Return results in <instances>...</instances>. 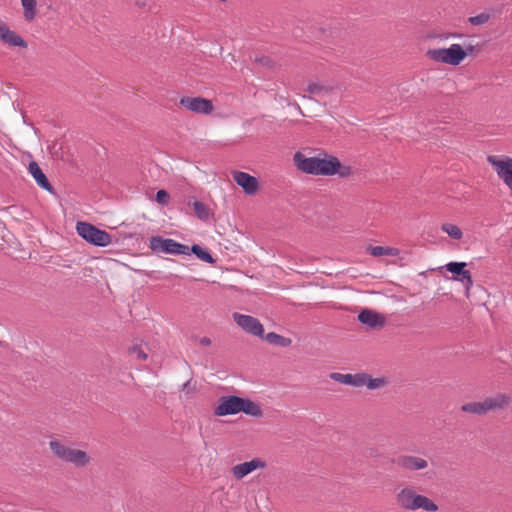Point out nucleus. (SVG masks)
Listing matches in <instances>:
<instances>
[{"instance_id": "nucleus-13", "label": "nucleus", "mask_w": 512, "mask_h": 512, "mask_svg": "<svg viewBox=\"0 0 512 512\" xmlns=\"http://www.w3.org/2000/svg\"><path fill=\"white\" fill-rule=\"evenodd\" d=\"M358 321L371 329L381 328L385 324V318L378 312L365 308L358 314Z\"/></svg>"}, {"instance_id": "nucleus-31", "label": "nucleus", "mask_w": 512, "mask_h": 512, "mask_svg": "<svg viewBox=\"0 0 512 512\" xmlns=\"http://www.w3.org/2000/svg\"><path fill=\"white\" fill-rule=\"evenodd\" d=\"M155 200L159 205L165 206L168 205L170 196L167 191L161 189L157 191Z\"/></svg>"}, {"instance_id": "nucleus-24", "label": "nucleus", "mask_w": 512, "mask_h": 512, "mask_svg": "<svg viewBox=\"0 0 512 512\" xmlns=\"http://www.w3.org/2000/svg\"><path fill=\"white\" fill-rule=\"evenodd\" d=\"M262 338L269 344L279 347H287L291 344V340L289 338L283 337L275 332H269L266 335L263 334Z\"/></svg>"}, {"instance_id": "nucleus-17", "label": "nucleus", "mask_w": 512, "mask_h": 512, "mask_svg": "<svg viewBox=\"0 0 512 512\" xmlns=\"http://www.w3.org/2000/svg\"><path fill=\"white\" fill-rule=\"evenodd\" d=\"M0 40L4 43L14 47H27V43L16 32L9 29V27L0 22Z\"/></svg>"}, {"instance_id": "nucleus-33", "label": "nucleus", "mask_w": 512, "mask_h": 512, "mask_svg": "<svg viewBox=\"0 0 512 512\" xmlns=\"http://www.w3.org/2000/svg\"><path fill=\"white\" fill-rule=\"evenodd\" d=\"M130 353L136 355V357L140 360H146L148 355L138 346H133L130 349Z\"/></svg>"}, {"instance_id": "nucleus-38", "label": "nucleus", "mask_w": 512, "mask_h": 512, "mask_svg": "<svg viewBox=\"0 0 512 512\" xmlns=\"http://www.w3.org/2000/svg\"><path fill=\"white\" fill-rule=\"evenodd\" d=\"M135 4L139 7H145L146 6V0H135Z\"/></svg>"}, {"instance_id": "nucleus-37", "label": "nucleus", "mask_w": 512, "mask_h": 512, "mask_svg": "<svg viewBox=\"0 0 512 512\" xmlns=\"http://www.w3.org/2000/svg\"><path fill=\"white\" fill-rule=\"evenodd\" d=\"M199 343L202 345V346H209L211 344V339L208 338V337H202L200 340H199Z\"/></svg>"}, {"instance_id": "nucleus-29", "label": "nucleus", "mask_w": 512, "mask_h": 512, "mask_svg": "<svg viewBox=\"0 0 512 512\" xmlns=\"http://www.w3.org/2000/svg\"><path fill=\"white\" fill-rule=\"evenodd\" d=\"M386 384L384 378H372L367 373H364V386L370 390L378 389Z\"/></svg>"}, {"instance_id": "nucleus-28", "label": "nucleus", "mask_w": 512, "mask_h": 512, "mask_svg": "<svg viewBox=\"0 0 512 512\" xmlns=\"http://www.w3.org/2000/svg\"><path fill=\"white\" fill-rule=\"evenodd\" d=\"M24 8V18L31 21L35 18L36 0H21Z\"/></svg>"}, {"instance_id": "nucleus-14", "label": "nucleus", "mask_w": 512, "mask_h": 512, "mask_svg": "<svg viewBox=\"0 0 512 512\" xmlns=\"http://www.w3.org/2000/svg\"><path fill=\"white\" fill-rule=\"evenodd\" d=\"M266 466L265 462L260 459H253L244 463L237 464L232 467V474L236 479H242L257 469Z\"/></svg>"}, {"instance_id": "nucleus-5", "label": "nucleus", "mask_w": 512, "mask_h": 512, "mask_svg": "<svg viewBox=\"0 0 512 512\" xmlns=\"http://www.w3.org/2000/svg\"><path fill=\"white\" fill-rule=\"evenodd\" d=\"M150 249L155 253H165L171 255H189V246L179 243L171 238L153 236L150 238Z\"/></svg>"}, {"instance_id": "nucleus-11", "label": "nucleus", "mask_w": 512, "mask_h": 512, "mask_svg": "<svg viewBox=\"0 0 512 512\" xmlns=\"http://www.w3.org/2000/svg\"><path fill=\"white\" fill-rule=\"evenodd\" d=\"M394 462L398 467L408 471H418L428 467L426 459L413 455H400Z\"/></svg>"}, {"instance_id": "nucleus-27", "label": "nucleus", "mask_w": 512, "mask_h": 512, "mask_svg": "<svg viewBox=\"0 0 512 512\" xmlns=\"http://www.w3.org/2000/svg\"><path fill=\"white\" fill-rule=\"evenodd\" d=\"M461 410L466 413H472L477 415L486 414V408L483 402H470L462 405Z\"/></svg>"}, {"instance_id": "nucleus-8", "label": "nucleus", "mask_w": 512, "mask_h": 512, "mask_svg": "<svg viewBox=\"0 0 512 512\" xmlns=\"http://www.w3.org/2000/svg\"><path fill=\"white\" fill-rule=\"evenodd\" d=\"M241 397L235 395L222 396L214 409L216 416L235 415L240 412Z\"/></svg>"}, {"instance_id": "nucleus-3", "label": "nucleus", "mask_w": 512, "mask_h": 512, "mask_svg": "<svg viewBox=\"0 0 512 512\" xmlns=\"http://www.w3.org/2000/svg\"><path fill=\"white\" fill-rule=\"evenodd\" d=\"M427 55L436 62L451 66L459 65L466 58V52L460 44H452L448 48L430 49Z\"/></svg>"}, {"instance_id": "nucleus-25", "label": "nucleus", "mask_w": 512, "mask_h": 512, "mask_svg": "<svg viewBox=\"0 0 512 512\" xmlns=\"http://www.w3.org/2000/svg\"><path fill=\"white\" fill-rule=\"evenodd\" d=\"M370 254L374 257L380 256H397L398 250L392 247H384V246H369L368 248Z\"/></svg>"}, {"instance_id": "nucleus-10", "label": "nucleus", "mask_w": 512, "mask_h": 512, "mask_svg": "<svg viewBox=\"0 0 512 512\" xmlns=\"http://www.w3.org/2000/svg\"><path fill=\"white\" fill-rule=\"evenodd\" d=\"M293 161L300 171L306 174L318 175V157H306L303 153L296 152L293 156Z\"/></svg>"}, {"instance_id": "nucleus-21", "label": "nucleus", "mask_w": 512, "mask_h": 512, "mask_svg": "<svg viewBox=\"0 0 512 512\" xmlns=\"http://www.w3.org/2000/svg\"><path fill=\"white\" fill-rule=\"evenodd\" d=\"M510 403V397L505 394H497L484 400L486 411L503 409Z\"/></svg>"}, {"instance_id": "nucleus-26", "label": "nucleus", "mask_w": 512, "mask_h": 512, "mask_svg": "<svg viewBox=\"0 0 512 512\" xmlns=\"http://www.w3.org/2000/svg\"><path fill=\"white\" fill-rule=\"evenodd\" d=\"M192 207H193L194 213L198 219H200L202 221H207L210 218V216H211L210 210L203 202L194 201L192 203Z\"/></svg>"}, {"instance_id": "nucleus-12", "label": "nucleus", "mask_w": 512, "mask_h": 512, "mask_svg": "<svg viewBox=\"0 0 512 512\" xmlns=\"http://www.w3.org/2000/svg\"><path fill=\"white\" fill-rule=\"evenodd\" d=\"M233 180L247 195H254L258 190L257 179L246 172L234 171Z\"/></svg>"}, {"instance_id": "nucleus-1", "label": "nucleus", "mask_w": 512, "mask_h": 512, "mask_svg": "<svg viewBox=\"0 0 512 512\" xmlns=\"http://www.w3.org/2000/svg\"><path fill=\"white\" fill-rule=\"evenodd\" d=\"M397 503L406 510L416 511L422 509L435 512L438 506L427 496L417 494L412 487H404L396 495Z\"/></svg>"}, {"instance_id": "nucleus-34", "label": "nucleus", "mask_w": 512, "mask_h": 512, "mask_svg": "<svg viewBox=\"0 0 512 512\" xmlns=\"http://www.w3.org/2000/svg\"><path fill=\"white\" fill-rule=\"evenodd\" d=\"M338 171L336 174H338L340 177H348L352 173V169L350 166H345L340 163V167L337 169Z\"/></svg>"}, {"instance_id": "nucleus-6", "label": "nucleus", "mask_w": 512, "mask_h": 512, "mask_svg": "<svg viewBox=\"0 0 512 512\" xmlns=\"http://www.w3.org/2000/svg\"><path fill=\"white\" fill-rule=\"evenodd\" d=\"M233 319L235 323L246 333L257 337H263L264 328L257 318L235 312L233 313Z\"/></svg>"}, {"instance_id": "nucleus-36", "label": "nucleus", "mask_w": 512, "mask_h": 512, "mask_svg": "<svg viewBox=\"0 0 512 512\" xmlns=\"http://www.w3.org/2000/svg\"><path fill=\"white\" fill-rule=\"evenodd\" d=\"M463 49L466 52V56H467L469 54H474V53L479 52L481 49V46L468 44V45H465V47Z\"/></svg>"}, {"instance_id": "nucleus-16", "label": "nucleus", "mask_w": 512, "mask_h": 512, "mask_svg": "<svg viewBox=\"0 0 512 512\" xmlns=\"http://www.w3.org/2000/svg\"><path fill=\"white\" fill-rule=\"evenodd\" d=\"M28 170L40 188L51 194H55L53 186L50 184L46 175L35 161H31L29 163Z\"/></svg>"}, {"instance_id": "nucleus-32", "label": "nucleus", "mask_w": 512, "mask_h": 512, "mask_svg": "<svg viewBox=\"0 0 512 512\" xmlns=\"http://www.w3.org/2000/svg\"><path fill=\"white\" fill-rule=\"evenodd\" d=\"M489 20V15L486 13H481L476 16H472L469 18V22L472 25H483Z\"/></svg>"}, {"instance_id": "nucleus-19", "label": "nucleus", "mask_w": 512, "mask_h": 512, "mask_svg": "<svg viewBox=\"0 0 512 512\" xmlns=\"http://www.w3.org/2000/svg\"><path fill=\"white\" fill-rule=\"evenodd\" d=\"M340 167V161L334 157L319 158L318 175L331 176L335 175Z\"/></svg>"}, {"instance_id": "nucleus-9", "label": "nucleus", "mask_w": 512, "mask_h": 512, "mask_svg": "<svg viewBox=\"0 0 512 512\" xmlns=\"http://www.w3.org/2000/svg\"><path fill=\"white\" fill-rule=\"evenodd\" d=\"M180 104L186 109L199 114L207 115L213 111L212 102L202 97H182Z\"/></svg>"}, {"instance_id": "nucleus-35", "label": "nucleus", "mask_w": 512, "mask_h": 512, "mask_svg": "<svg viewBox=\"0 0 512 512\" xmlns=\"http://www.w3.org/2000/svg\"><path fill=\"white\" fill-rule=\"evenodd\" d=\"M255 61L262 66L272 67V60L267 56L256 57Z\"/></svg>"}, {"instance_id": "nucleus-7", "label": "nucleus", "mask_w": 512, "mask_h": 512, "mask_svg": "<svg viewBox=\"0 0 512 512\" xmlns=\"http://www.w3.org/2000/svg\"><path fill=\"white\" fill-rule=\"evenodd\" d=\"M487 160L495 169L498 177L512 191V158L501 160L496 156H489Z\"/></svg>"}, {"instance_id": "nucleus-22", "label": "nucleus", "mask_w": 512, "mask_h": 512, "mask_svg": "<svg viewBox=\"0 0 512 512\" xmlns=\"http://www.w3.org/2000/svg\"><path fill=\"white\" fill-rule=\"evenodd\" d=\"M240 412L249 416L259 418L262 416V410L255 402L248 398L241 397Z\"/></svg>"}, {"instance_id": "nucleus-15", "label": "nucleus", "mask_w": 512, "mask_h": 512, "mask_svg": "<svg viewBox=\"0 0 512 512\" xmlns=\"http://www.w3.org/2000/svg\"><path fill=\"white\" fill-rule=\"evenodd\" d=\"M466 263L465 262H449L446 264L445 268L450 273L458 276L456 278L458 281L462 282L465 287L468 289L472 284V278L469 271L465 270Z\"/></svg>"}, {"instance_id": "nucleus-18", "label": "nucleus", "mask_w": 512, "mask_h": 512, "mask_svg": "<svg viewBox=\"0 0 512 512\" xmlns=\"http://www.w3.org/2000/svg\"><path fill=\"white\" fill-rule=\"evenodd\" d=\"M330 378L336 382L345 385H351L354 387L364 386V373L342 374L338 372H333L330 374Z\"/></svg>"}, {"instance_id": "nucleus-23", "label": "nucleus", "mask_w": 512, "mask_h": 512, "mask_svg": "<svg viewBox=\"0 0 512 512\" xmlns=\"http://www.w3.org/2000/svg\"><path fill=\"white\" fill-rule=\"evenodd\" d=\"M189 249L190 253H193L198 259L209 264L215 263V259L213 258L211 253L208 250L203 249L200 245L193 244L191 247H189Z\"/></svg>"}, {"instance_id": "nucleus-39", "label": "nucleus", "mask_w": 512, "mask_h": 512, "mask_svg": "<svg viewBox=\"0 0 512 512\" xmlns=\"http://www.w3.org/2000/svg\"><path fill=\"white\" fill-rule=\"evenodd\" d=\"M188 385H189V381H187L186 383L183 384V388H187Z\"/></svg>"}, {"instance_id": "nucleus-20", "label": "nucleus", "mask_w": 512, "mask_h": 512, "mask_svg": "<svg viewBox=\"0 0 512 512\" xmlns=\"http://www.w3.org/2000/svg\"><path fill=\"white\" fill-rule=\"evenodd\" d=\"M334 87L332 85H323L318 83H310L307 86L306 91L310 94L309 99L317 98L323 100L326 97L334 93Z\"/></svg>"}, {"instance_id": "nucleus-30", "label": "nucleus", "mask_w": 512, "mask_h": 512, "mask_svg": "<svg viewBox=\"0 0 512 512\" xmlns=\"http://www.w3.org/2000/svg\"><path fill=\"white\" fill-rule=\"evenodd\" d=\"M442 230L455 240L462 238V231L457 225L446 223L442 225Z\"/></svg>"}, {"instance_id": "nucleus-4", "label": "nucleus", "mask_w": 512, "mask_h": 512, "mask_svg": "<svg viewBox=\"0 0 512 512\" xmlns=\"http://www.w3.org/2000/svg\"><path fill=\"white\" fill-rule=\"evenodd\" d=\"M76 231L81 238L95 246L106 247L112 241L111 235L108 232L87 222H78L76 224Z\"/></svg>"}, {"instance_id": "nucleus-2", "label": "nucleus", "mask_w": 512, "mask_h": 512, "mask_svg": "<svg viewBox=\"0 0 512 512\" xmlns=\"http://www.w3.org/2000/svg\"><path fill=\"white\" fill-rule=\"evenodd\" d=\"M49 446L55 456L77 467H84L89 463V456L82 450L65 446L57 440L50 441Z\"/></svg>"}]
</instances>
